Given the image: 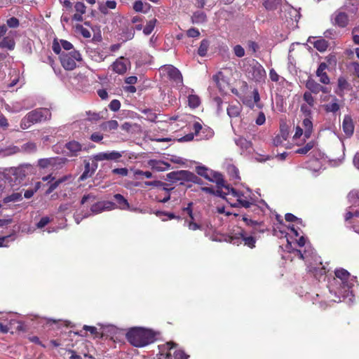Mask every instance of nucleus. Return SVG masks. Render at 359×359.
Instances as JSON below:
<instances>
[{
	"instance_id": "f257e3e1",
	"label": "nucleus",
	"mask_w": 359,
	"mask_h": 359,
	"mask_svg": "<svg viewBox=\"0 0 359 359\" xmlns=\"http://www.w3.org/2000/svg\"><path fill=\"white\" fill-rule=\"evenodd\" d=\"M335 276L329 285L331 293H334L338 299L333 302H341V297L344 300L347 299L348 304L353 302L354 295L351 289L355 282V277L351 276L348 271L344 269H337L334 271Z\"/></svg>"
},
{
	"instance_id": "f03ea898",
	"label": "nucleus",
	"mask_w": 359,
	"mask_h": 359,
	"mask_svg": "<svg viewBox=\"0 0 359 359\" xmlns=\"http://www.w3.org/2000/svg\"><path fill=\"white\" fill-rule=\"evenodd\" d=\"M250 191L248 189L246 193L238 191L229 186L224 187V190H218L217 194L220 197L225 198L232 207L250 208L252 205Z\"/></svg>"
},
{
	"instance_id": "7ed1b4c3",
	"label": "nucleus",
	"mask_w": 359,
	"mask_h": 359,
	"mask_svg": "<svg viewBox=\"0 0 359 359\" xmlns=\"http://www.w3.org/2000/svg\"><path fill=\"white\" fill-rule=\"evenodd\" d=\"M126 337L128 341L136 347H144L153 343L155 340L154 333L150 330L142 327L130 329L128 332Z\"/></svg>"
},
{
	"instance_id": "20e7f679",
	"label": "nucleus",
	"mask_w": 359,
	"mask_h": 359,
	"mask_svg": "<svg viewBox=\"0 0 359 359\" xmlns=\"http://www.w3.org/2000/svg\"><path fill=\"white\" fill-rule=\"evenodd\" d=\"M51 116L47 108H39L29 112L21 121L20 128L22 130L29 128L34 123L49 119Z\"/></svg>"
},
{
	"instance_id": "39448f33",
	"label": "nucleus",
	"mask_w": 359,
	"mask_h": 359,
	"mask_svg": "<svg viewBox=\"0 0 359 359\" xmlns=\"http://www.w3.org/2000/svg\"><path fill=\"white\" fill-rule=\"evenodd\" d=\"M176 346L177 344L173 342L158 346L160 351L158 359H188L189 356L182 350H175L173 354L171 353V350Z\"/></svg>"
},
{
	"instance_id": "423d86ee",
	"label": "nucleus",
	"mask_w": 359,
	"mask_h": 359,
	"mask_svg": "<svg viewBox=\"0 0 359 359\" xmlns=\"http://www.w3.org/2000/svg\"><path fill=\"white\" fill-rule=\"evenodd\" d=\"M60 62L65 69L70 71L76 67V62L82 60L81 55L76 50L71 52H62L60 54Z\"/></svg>"
},
{
	"instance_id": "0eeeda50",
	"label": "nucleus",
	"mask_w": 359,
	"mask_h": 359,
	"mask_svg": "<svg viewBox=\"0 0 359 359\" xmlns=\"http://www.w3.org/2000/svg\"><path fill=\"white\" fill-rule=\"evenodd\" d=\"M159 72L163 76L168 78L175 82L177 86H182V76L180 72L174 66L170 65L162 66Z\"/></svg>"
},
{
	"instance_id": "6e6552de",
	"label": "nucleus",
	"mask_w": 359,
	"mask_h": 359,
	"mask_svg": "<svg viewBox=\"0 0 359 359\" xmlns=\"http://www.w3.org/2000/svg\"><path fill=\"white\" fill-rule=\"evenodd\" d=\"M196 172L199 175L204 177L210 182H215L219 186L222 185L224 182L220 173L209 170L204 166L196 167Z\"/></svg>"
},
{
	"instance_id": "1a4fd4ad",
	"label": "nucleus",
	"mask_w": 359,
	"mask_h": 359,
	"mask_svg": "<svg viewBox=\"0 0 359 359\" xmlns=\"http://www.w3.org/2000/svg\"><path fill=\"white\" fill-rule=\"evenodd\" d=\"M65 158L60 157L41 158L38 161V165L41 168H50L52 169H58L65 163Z\"/></svg>"
},
{
	"instance_id": "9d476101",
	"label": "nucleus",
	"mask_w": 359,
	"mask_h": 359,
	"mask_svg": "<svg viewBox=\"0 0 359 359\" xmlns=\"http://www.w3.org/2000/svg\"><path fill=\"white\" fill-rule=\"evenodd\" d=\"M112 70L118 74H123L130 67V62L128 58L120 57L111 65Z\"/></svg>"
},
{
	"instance_id": "9b49d317",
	"label": "nucleus",
	"mask_w": 359,
	"mask_h": 359,
	"mask_svg": "<svg viewBox=\"0 0 359 359\" xmlns=\"http://www.w3.org/2000/svg\"><path fill=\"white\" fill-rule=\"evenodd\" d=\"M248 76L255 81L260 82L266 77V71L258 62L252 65L248 71Z\"/></svg>"
},
{
	"instance_id": "f8f14e48",
	"label": "nucleus",
	"mask_w": 359,
	"mask_h": 359,
	"mask_svg": "<svg viewBox=\"0 0 359 359\" xmlns=\"http://www.w3.org/2000/svg\"><path fill=\"white\" fill-rule=\"evenodd\" d=\"M122 152L116 151H105L97 153L93 156L96 161H118L122 157Z\"/></svg>"
},
{
	"instance_id": "ddd939ff",
	"label": "nucleus",
	"mask_w": 359,
	"mask_h": 359,
	"mask_svg": "<svg viewBox=\"0 0 359 359\" xmlns=\"http://www.w3.org/2000/svg\"><path fill=\"white\" fill-rule=\"evenodd\" d=\"M112 209H114V203L104 201L94 203L90 208V211L93 215H97L103 211L111 210Z\"/></svg>"
},
{
	"instance_id": "4468645a",
	"label": "nucleus",
	"mask_w": 359,
	"mask_h": 359,
	"mask_svg": "<svg viewBox=\"0 0 359 359\" xmlns=\"http://www.w3.org/2000/svg\"><path fill=\"white\" fill-rule=\"evenodd\" d=\"M332 20L334 25L340 27H345L348 25L349 19L346 13L338 10L332 14Z\"/></svg>"
},
{
	"instance_id": "2eb2a0df",
	"label": "nucleus",
	"mask_w": 359,
	"mask_h": 359,
	"mask_svg": "<svg viewBox=\"0 0 359 359\" xmlns=\"http://www.w3.org/2000/svg\"><path fill=\"white\" fill-rule=\"evenodd\" d=\"M331 100L325 104L323 107L327 113H336L340 110L342 107V102H341L336 96H330Z\"/></svg>"
},
{
	"instance_id": "dca6fc26",
	"label": "nucleus",
	"mask_w": 359,
	"mask_h": 359,
	"mask_svg": "<svg viewBox=\"0 0 359 359\" xmlns=\"http://www.w3.org/2000/svg\"><path fill=\"white\" fill-rule=\"evenodd\" d=\"M255 233H252V231H250V234L245 230H241L238 233V239L241 240V242H243L245 245L249 247L250 248H253L255 247L256 238L253 236Z\"/></svg>"
},
{
	"instance_id": "f3484780",
	"label": "nucleus",
	"mask_w": 359,
	"mask_h": 359,
	"mask_svg": "<svg viewBox=\"0 0 359 359\" xmlns=\"http://www.w3.org/2000/svg\"><path fill=\"white\" fill-rule=\"evenodd\" d=\"M191 172L187 170L171 172L167 174V178L172 182L189 180Z\"/></svg>"
},
{
	"instance_id": "a211bd4d",
	"label": "nucleus",
	"mask_w": 359,
	"mask_h": 359,
	"mask_svg": "<svg viewBox=\"0 0 359 359\" xmlns=\"http://www.w3.org/2000/svg\"><path fill=\"white\" fill-rule=\"evenodd\" d=\"M342 128L344 133L348 136L351 137L354 132V125L353 123V120L349 115H345L343 123H342Z\"/></svg>"
},
{
	"instance_id": "6ab92c4d",
	"label": "nucleus",
	"mask_w": 359,
	"mask_h": 359,
	"mask_svg": "<svg viewBox=\"0 0 359 359\" xmlns=\"http://www.w3.org/2000/svg\"><path fill=\"white\" fill-rule=\"evenodd\" d=\"M327 68V64L321 62L316 70V76L320 78V81L323 84H329L330 82V78L325 72Z\"/></svg>"
},
{
	"instance_id": "aec40b11",
	"label": "nucleus",
	"mask_w": 359,
	"mask_h": 359,
	"mask_svg": "<svg viewBox=\"0 0 359 359\" xmlns=\"http://www.w3.org/2000/svg\"><path fill=\"white\" fill-rule=\"evenodd\" d=\"M212 80L216 83L220 91L224 92L226 90L228 87V83L225 79L224 74L221 72L213 75Z\"/></svg>"
},
{
	"instance_id": "412c9836",
	"label": "nucleus",
	"mask_w": 359,
	"mask_h": 359,
	"mask_svg": "<svg viewBox=\"0 0 359 359\" xmlns=\"http://www.w3.org/2000/svg\"><path fill=\"white\" fill-rule=\"evenodd\" d=\"M148 163L153 170L158 172L167 170L170 167L168 162L160 160H150Z\"/></svg>"
},
{
	"instance_id": "4be33fe9",
	"label": "nucleus",
	"mask_w": 359,
	"mask_h": 359,
	"mask_svg": "<svg viewBox=\"0 0 359 359\" xmlns=\"http://www.w3.org/2000/svg\"><path fill=\"white\" fill-rule=\"evenodd\" d=\"M97 168V164L94 163L92 166L90 163H86L84 167V171L79 177L80 181H84L85 180L90 177Z\"/></svg>"
},
{
	"instance_id": "5701e85b",
	"label": "nucleus",
	"mask_w": 359,
	"mask_h": 359,
	"mask_svg": "<svg viewBox=\"0 0 359 359\" xmlns=\"http://www.w3.org/2000/svg\"><path fill=\"white\" fill-rule=\"evenodd\" d=\"M66 149L69 151V155L76 156L82 150V145L76 141H71L66 144Z\"/></svg>"
},
{
	"instance_id": "b1692460",
	"label": "nucleus",
	"mask_w": 359,
	"mask_h": 359,
	"mask_svg": "<svg viewBox=\"0 0 359 359\" xmlns=\"http://www.w3.org/2000/svg\"><path fill=\"white\" fill-rule=\"evenodd\" d=\"M337 86L339 91H336V93L339 96H343L345 90H348L351 89L350 83L343 76L339 77L337 80Z\"/></svg>"
},
{
	"instance_id": "393cba45",
	"label": "nucleus",
	"mask_w": 359,
	"mask_h": 359,
	"mask_svg": "<svg viewBox=\"0 0 359 359\" xmlns=\"http://www.w3.org/2000/svg\"><path fill=\"white\" fill-rule=\"evenodd\" d=\"M314 39V37L310 36L308 39V42L313 43V46L320 52H324L327 50L328 47V42L324 39H319L315 41H312L311 39Z\"/></svg>"
},
{
	"instance_id": "a878e982",
	"label": "nucleus",
	"mask_w": 359,
	"mask_h": 359,
	"mask_svg": "<svg viewBox=\"0 0 359 359\" xmlns=\"http://www.w3.org/2000/svg\"><path fill=\"white\" fill-rule=\"evenodd\" d=\"M116 203L114 204V208H118L121 210H127L129 208V203L127 200L121 194H117L114 196Z\"/></svg>"
},
{
	"instance_id": "bb28decb",
	"label": "nucleus",
	"mask_w": 359,
	"mask_h": 359,
	"mask_svg": "<svg viewBox=\"0 0 359 359\" xmlns=\"http://www.w3.org/2000/svg\"><path fill=\"white\" fill-rule=\"evenodd\" d=\"M302 127L304 128V138H309L313 131V123L310 118H305L302 123Z\"/></svg>"
},
{
	"instance_id": "cd10ccee",
	"label": "nucleus",
	"mask_w": 359,
	"mask_h": 359,
	"mask_svg": "<svg viewBox=\"0 0 359 359\" xmlns=\"http://www.w3.org/2000/svg\"><path fill=\"white\" fill-rule=\"evenodd\" d=\"M15 42L13 37L8 36L4 37L0 41V48H7L8 50H12L15 48Z\"/></svg>"
},
{
	"instance_id": "c85d7f7f",
	"label": "nucleus",
	"mask_w": 359,
	"mask_h": 359,
	"mask_svg": "<svg viewBox=\"0 0 359 359\" xmlns=\"http://www.w3.org/2000/svg\"><path fill=\"white\" fill-rule=\"evenodd\" d=\"M306 87L311 93L318 94L320 92L321 85L315 81L313 79H309L306 83Z\"/></svg>"
},
{
	"instance_id": "c756f323",
	"label": "nucleus",
	"mask_w": 359,
	"mask_h": 359,
	"mask_svg": "<svg viewBox=\"0 0 359 359\" xmlns=\"http://www.w3.org/2000/svg\"><path fill=\"white\" fill-rule=\"evenodd\" d=\"M241 105L240 104L230 105L227 108V114L231 118L238 117L241 111Z\"/></svg>"
},
{
	"instance_id": "7c9ffc66",
	"label": "nucleus",
	"mask_w": 359,
	"mask_h": 359,
	"mask_svg": "<svg viewBox=\"0 0 359 359\" xmlns=\"http://www.w3.org/2000/svg\"><path fill=\"white\" fill-rule=\"evenodd\" d=\"M235 142L243 151H248L252 147V143L244 137L236 139Z\"/></svg>"
},
{
	"instance_id": "2f4dec72",
	"label": "nucleus",
	"mask_w": 359,
	"mask_h": 359,
	"mask_svg": "<svg viewBox=\"0 0 359 359\" xmlns=\"http://www.w3.org/2000/svg\"><path fill=\"white\" fill-rule=\"evenodd\" d=\"M149 8V5L147 3H144L141 0H137L133 4V9L136 12H144L146 13Z\"/></svg>"
},
{
	"instance_id": "473e14b6",
	"label": "nucleus",
	"mask_w": 359,
	"mask_h": 359,
	"mask_svg": "<svg viewBox=\"0 0 359 359\" xmlns=\"http://www.w3.org/2000/svg\"><path fill=\"white\" fill-rule=\"evenodd\" d=\"M348 198L352 205L359 206V191H351L348 195Z\"/></svg>"
},
{
	"instance_id": "72a5a7b5",
	"label": "nucleus",
	"mask_w": 359,
	"mask_h": 359,
	"mask_svg": "<svg viewBox=\"0 0 359 359\" xmlns=\"http://www.w3.org/2000/svg\"><path fill=\"white\" fill-rule=\"evenodd\" d=\"M194 23L199 24L206 21V15L203 11H196L192 16Z\"/></svg>"
},
{
	"instance_id": "f704fd0d",
	"label": "nucleus",
	"mask_w": 359,
	"mask_h": 359,
	"mask_svg": "<svg viewBox=\"0 0 359 359\" xmlns=\"http://www.w3.org/2000/svg\"><path fill=\"white\" fill-rule=\"evenodd\" d=\"M37 150V146L34 142H27L22 146L20 151L27 154H32L36 152Z\"/></svg>"
},
{
	"instance_id": "c9c22d12",
	"label": "nucleus",
	"mask_w": 359,
	"mask_h": 359,
	"mask_svg": "<svg viewBox=\"0 0 359 359\" xmlns=\"http://www.w3.org/2000/svg\"><path fill=\"white\" fill-rule=\"evenodd\" d=\"M156 22H157L156 19L154 18L147 22L145 27L143 29V33L146 36L149 35L153 32V30L156 26Z\"/></svg>"
},
{
	"instance_id": "e433bc0d",
	"label": "nucleus",
	"mask_w": 359,
	"mask_h": 359,
	"mask_svg": "<svg viewBox=\"0 0 359 359\" xmlns=\"http://www.w3.org/2000/svg\"><path fill=\"white\" fill-rule=\"evenodd\" d=\"M243 220L245 222L247 226L253 228L252 230V233H257L258 231L257 227L260 224L258 222L249 219L246 216L243 217Z\"/></svg>"
},
{
	"instance_id": "4c0bfd02",
	"label": "nucleus",
	"mask_w": 359,
	"mask_h": 359,
	"mask_svg": "<svg viewBox=\"0 0 359 359\" xmlns=\"http://www.w3.org/2000/svg\"><path fill=\"white\" fill-rule=\"evenodd\" d=\"M75 31L76 33L81 34L86 39H88L91 36L90 30L85 28L82 25H76L75 26Z\"/></svg>"
},
{
	"instance_id": "58836bf2",
	"label": "nucleus",
	"mask_w": 359,
	"mask_h": 359,
	"mask_svg": "<svg viewBox=\"0 0 359 359\" xmlns=\"http://www.w3.org/2000/svg\"><path fill=\"white\" fill-rule=\"evenodd\" d=\"M314 145L315 142L313 141H310L307 142L304 147L297 149L295 151V153L299 154H306L314 147Z\"/></svg>"
},
{
	"instance_id": "ea45409f",
	"label": "nucleus",
	"mask_w": 359,
	"mask_h": 359,
	"mask_svg": "<svg viewBox=\"0 0 359 359\" xmlns=\"http://www.w3.org/2000/svg\"><path fill=\"white\" fill-rule=\"evenodd\" d=\"M189 106L191 108H196L199 106L201 102L200 98L196 95H189L188 97Z\"/></svg>"
},
{
	"instance_id": "a19ab883",
	"label": "nucleus",
	"mask_w": 359,
	"mask_h": 359,
	"mask_svg": "<svg viewBox=\"0 0 359 359\" xmlns=\"http://www.w3.org/2000/svg\"><path fill=\"white\" fill-rule=\"evenodd\" d=\"M208 47H209V42L208 40L206 39H203L201 42V45L198 48V53L200 56H205L208 52Z\"/></svg>"
},
{
	"instance_id": "79ce46f5",
	"label": "nucleus",
	"mask_w": 359,
	"mask_h": 359,
	"mask_svg": "<svg viewBox=\"0 0 359 359\" xmlns=\"http://www.w3.org/2000/svg\"><path fill=\"white\" fill-rule=\"evenodd\" d=\"M22 194L20 193H13L12 194L5 197L4 202L5 203L10 202H17L22 200Z\"/></svg>"
},
{
	"instance_id": "37998d69",
	"label": "nucleus",
	"mask_w": 359,
	"mask_h": 359,
	"mask_svg": "<svg viewBox=\"0 0 359 359\" xmlns=\"http://www.w3.org/2000/svg\"><path fill=\"white\" fill-rule=\"evenodd\" d=\"M88 55L92 60L96 62H102L104 60L105 57L103 54L100 53L97 50H88Z\"/></svg>"
},
{
	"instance_id": "c03bdc74",
	"label": "nucleus",
	"mask_w": 359,
	"mask_h": 359,
	"mask_svg": "<svg viewBox=\"0 0 359 359\" xmlns=\"http://www.w3.org/2000/svg\"><path fill=\"white\" fill-rule=\"evenodd\" d=\"M20 149L16 146L8 147L4 149L0 150V154L4 156H10L19 152Z\"/></svg>"
},
{
	"instance_id": "a18cd8bd",
	"label": "nucleus",
	"mask_w": 359,
	"mask_h": 359,
	"mask_svg": "<svg viewBox=\"0 0 359 359\" xmlns=\"http://www.w3.org/2000/svg\"><path fill=\"white\" fill-rule=\"evenodd\" d=\"M135 36V30L133 28H126L123 30L121 37L124 41L131 40Z\"/></svg>"
},
{
	"instance_id": "49530a36",
	"label": "nucleus",
	"mask_w": 359,
	"mask_h": 359,
	"mask_svg": "<svg viewBox=\"0 0 359 359\" xmlns=\"http://www.w3.org/2000/svg\"><path fill=\"white\" fill-rule=\"evenodd\" d=\"M227 172L233 180H240L238 169L233 165H229L227 168Z\"/></svg>"
},
{
	"instance_id": "de8ad7c7",
	"label": "nucleus",
	"mask_w": 359,
	"mask_h": 359,
	"mask_svg": "<svg viewBox=\"0 0 359 359\" xmlns=\"http://www.w3.org/2000/svg\"><path fill=\"white\" fill-rule=\"evenodd\" d=\"M116 2L115 1H107L105 6L100 8V11L104 14H107L108 9H114L116 8Z\"/></svg>"
},
{
	"instance_id": "09e8293b",
	"label": "nucleus",
	"mask_w": 359,
	"mask_h": 359,
	"mask_svg": "<svg viewBox=\"0 0 359 359\" xmlns=\"http://www.w3.org/2000/svg\"><path fill=\"white\" fill-rule=\"evenodd\" d=\"M156 215L159 217L162 221H166L168 219H175L176 217L173 213L164 212L161 211H157Z\"/></svg>"
},
{
	"instance_id": "8fccbe9b",
	"label": "nucleus",
	"mask_w": 359,
	"mask_h": 359,
	"mask_svg": "<svg viewBox=\"0 0 359 359\" xmlns=\"http://www.w3.org/2000/svg\"><path fill=\"white\" fill-rule=\"evenodd\" d=\"M304 100L307 103L309 107H313L315 104L314 97L312 96L311 92L306 91L303 95Z\"/></svg>"
},
{
	"instance_id": "3c124183",
	"label": "nucleus",
	"mask_w": 359,
	"mask_h": 359,
	"mask_svg": "<svg viewBox=\"0 0 359 359\" xmlns=\"http://www.w3.org/2000/svg\"><path fill=\"white\" fill-rule=\"evenodd\" d=\"M118 123L116 120H111L105 122L103 124L104 128L107 130H116L118 128Z\"/></svg>"
},
{
	"instance_id": "603ef678",
	"label": "nucleus",
	"mask_w": 359,
	"mask_h": 359,
	"mask_svg": "<svg viewBox=\"0 0 359 359\" xmlns=\"http://www.w3.org/2000/svg\"><path fill=\"white\" fill-rule=\"evenodd\" d=\"M280 2L281 0H266L264 2V6L268 10L275 9Z\"/></svg>"
},
{
	"instance_id": "864d4df0",
	"label": "nucleus",
	"mask_w": 359,
	"mask_h": 359,
	"mask_svg": "<svg viewBox=\"0 0 359 359\" xmlns=\"http://www.w3.org/2000/svg\"><path fill=\"white\" fill-rule=\"evenodd\" d=\"M193 219H191V220H185L184 222V224L187 225L189 228V229L191 230V231H196V230H198V229H202V226L193 222L192 221Z\"/></svg>"
},
{
	"instance_id": "5fc2aeb1",
	"label": "nucleus",
	"mask_w": 359,
	"mask_h": 359,
	"mask_svg": "<svg viewBox=\"0 0 359 359\" xmlns=\"http://www.w3.org/2000/svg\"><path fill=\"white\" fill-rule=\"evenodd\" d=\"M218 187V189L215 191L213 188L212 187H203L202 188V190L206 193H209V194H215L216 196H219L217 194V191L218 190H224V187H226V185H224V182L223 183L222 185H217Z\"/></svg>"
},
{
	"instance_id": "6e6d98bb",
	"label": "nucleus",
	"mask_w": 359,
	"mask_h": 359,
	"mask_svg": "<svg viewBox=\"0 0 359 359\" xmlns=\"http://www.w3.org/2000/svg\"><path fill=\"white\" fill-rule=\"evenodd\" d=\"M294 252L302 259H306L309 256H311L313 253L312 249L305 250L304 253H302V251L299 250H296Z\"/></svg>"
},
{
	"instance_id": "4d7b16f0",
	"label": "nucleus",
	"mask_w": 359,
	"mask_h": 359,
	"mask_svg": "<svg viewBox=\"0 0 359 359\" xmlns=\"http://www.w3.org/2000/svg\"><path fill=\"white\" fill-rule=\"evenodd\" d=\"M74 9L77 13L83 15L86 13V6L83 2H76L74 5Z\"/></svg>"
},
{
	"instance_id": "13d9d810",
	"label": "nucleus",
	"mask_w": 359,
	"mask_h": 359,
	"mask_svg": "<svg viewBox=\"0 0 359 359\" xmlns=\"http://www.w3.org/2000/svg\"><path fill=\"white\" fill-rule=\"evenodd\" d=\"M109 109L113 111H117L121 107V102L118 100H113L109 104Z\"/></svg>"
},
{
	"instance_id": "bf43d9fd",
	"label": "nucleus",
	"mask_w": 359,
	"mask_h": 359,
	"mask_svg": "<svg viewBox=\"0 0 359 359\" xmlns=\"http://www.w3.org/2000/svg\"><path fill=\"white\" fill-rule=\"evenodd\" d=\"M113 174L118 175L121 176H127L128 174V170L126 168H114L111 170Z\"/></svg>"
},
{
	"instance_id": "052dcab7",
	"label": "nucleus",
	"mask_w": 359,
	"mask_h": 359,
	"mask_svg": "<svg viewBox=\"0 0 359 359\" xmlns=\"http://www.w3.org/2000/svg\"><path fill=\"white\" fill-rule=\"evenodd\" d=\"M285 220L287 222H297V224H302V221L301 219L297 218L291 213H287L285 216Z\"/></svg>"
},
{
	"instance_id": "680f3d73",
	"label": "nucleus",
	"mask_w": 359,
	"mask_h": 359,
	"mask_svg": "<svg viewBox=\"0 0 359 359\" xmlns=\"http://www.w3.org/2000/svg\"><path fill=\"white\" fill-rule=\"evenodd\" d=\"M6 23L9 27L12 28H15L19 26V20L15 17L8 19Z\"/></svg>"
},
{
	"instance_id": "e2e57ef3",
	"label": "nucleus",
	"mask_w": 359,
	"mask_h": 359,
	"mask_svg": "<svg viewBox=\"0 0 359 359\" xmlns=\"http://www.w3.org/2000/svg\"><path fill=\"white\" fill-rule=\"evenodd\" d=\"M285 141V137H283V135H277L273 140V144L276 147L280 146Z\"/></svg>"
},
{
	"instance_id": "0e129e2a",
	"label": "nucleus",
	"mask_w": 359,
	"mask_h": 359,
	"mask_svg": "<svg viewBox=\"0 0 359 359\" xmlns=\"http://www.w3.org/2000/svg\"><path fill=\"white\" fill-rule=\"evenodd\" d=\"M233 51H234L235 55L238 57H241L244 56V55H245V50L240 45L235 46L233 48Z\"/></svg>"
},
{
	"instance_id": "69168bd1",
	"label": "nucleus",
	"mask_w": 359,
	"mask_h": 359,
	"mask_svg": "<svg viewBox=\"0 0 359 359\" xmlns=\"http://www.w3.org/2000/svg\"><path fill=\"white\" fill-rule=\"evenodd\" d=\"M265 121H266L265 114H264V112L260 111L258 114V116L255 119V123L258 126H262L265 123Z\"/></svg>"
},
{
	"instance_id": "338daca9",
	"label": "nucleus",
	"mask_w": 359,
	"mask_h": 359,
	"mask_svg": "<svg viewBox=\"0 0 359 359\" xmlns=\"http://www.w3.org/2000/svg\"><path fill=\"white\" fill-rule=\"evenodd\" d=\"M6 109L8 111H11V112H13V113L19 112V111H20L21 110L23 109V108L22 107H20L18 103L14 104L13 107H11L9 105H6Z\"/></svg>"
},
{
	"instance_id": "774afa93",
	"label": "nucleus",
	"mask_w": 359,
	"mask_h": 359,
	"mask_svg": "<svg viewBox=\"0 0 359 359\" xmlns=\"http://www.w3.org/2000/svg\"><path fill=\"white\" fill-rule=\"evenodd\" d=\"M187 34L189 37L196 38L200 35L199 31L196 28H191L187 30Z\"/></svg>"
}]
</instances>
